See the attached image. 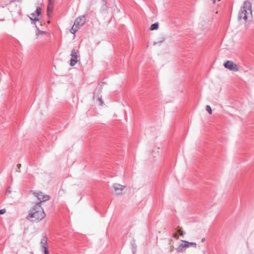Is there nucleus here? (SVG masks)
I'll use <instances>...</instances> for the list:
<instances>
[{
  "mask_svg": "<svg viewBox=\"0 0 254 254\" xmlns=\"http://www.w3.org/2000/svg\"><path fill=\"white\" fill-rule=\"evenodd\" d=\"M177 233H178L179 235H180L181 237L184 238V236L186 234V232L183 231L182 230H181V228H179L177 229Z\"/></svg>",
  "mask_w": 254,
  "mask_h": 254,
  "instance_id": "nucleus-14",
  "label": "nucleus"
},
{
  "mask_svg": "<svg viewBox=\"0 0 254 254\" xmlns=\"http://www.w3.org/2000/svg\"><path fill=\"white\" fill-rule=\"evenodd\" d=\"M54 7V4L51 5L50 4H48V7H47V12H48V15L49 16V13L52 12L53 9Z\"/></svg>",
  "mask_w": 254,
  "mask_h": 254,
  "instance_id": "nucleus-15",
  "label": "nucleus"
},
{
  "mask_svg": "<svg viewBox=\"0 0 254 254\" xmlns=\"http://www.w3.org/2000/svg\"><path fill=\"white\" fill-rule=\"evenodd\" d=\"M211 0L213 1V3H214L216 0Z\"/></svg>",
  "mask_w": 254,
  "mask_h": 254,
  "instance_id": "nucleus-28",
  "label": "nucleus"
},
{
  "mask_svg": "<svg viewBox=\"0 0 254 254\" xmlns=\"http://www.w3.org/2000/svg\"><path fill=\"white\" fill-rule=\"evenodd\" d=\"M33 194L36 197H37L38 199L40 201L39 202H41V203H42V202L48 200L50 198L49 195H44L43 193L41 191H39L37 192H34Z\"/></svg>",
  "mask_w": 254,
  "mask_h": 254,
  "instance_id": "nucleus-5",
  "label": "nucleus"
},
{
  "mask_svg": "<svg viewBox=\"0 0 254 254\" xmlns=\"http://www.w3.org/2000/svg\"><path fill=\"white\" fill-rule=\"evenodd\" d=\"M205 239L204 238H203V239L201 240V242H202V243H203V242H205Z\"/></svg>",
  "mask_w": 254,
  "mask_h": 254,
  "instance_id": "nucleus-26",
  "label": "nucleus"
},
{
  "mask_svg": "<svg viewBox=\"0 0 254 254\" xmlns=\"http://www.w3.org/2000/svg\"><path fill=\"white\" fill-rule=\"evenodd\" d=\"M48 238L46 235H44L40 242L41 248H45L48 247Z\"/></svg>",
  "mask_w": 254,
  "mask_h": 254,
  "instance_id": "nucleus-10",
  "label": "nucleus"
},
{
  "mask_svg": "<svg viewBox=\"0 0 254 254\" xmlns=\"http://www.w3.org/2000/svg\"><path fill=\"white\" fill-rule=\"evenodd\" d=\"M132 248L131 250L133 254H135V252L136 251V245L135 243V241L133 240L131 243Z\"/></svg>",
  "mask_w": 254,
  "mask_h": 254,
  "instance_id": "nucleus-12",
  "label": "nucleus"
},
{
  "mask_svg": "<svg viewBox=\"0 0 254 254\" xmlns=\"http://www.w3.org/2000/svg\"><path fill=\"white\" fill-rule=\"evenodd\" d=\"M48 4L52 6V5L54 4V1L53 0H48Z\"/></svg>",
  "mask_w": 254,
  "mask_h": 254,
  "instance_id": "nucleus-24",
  "label": "nucleus"
},
{
  "mask_svg": "<svg viewBox=\"0 0 254 254\" xmlns=\"http://www.w3.org/2000/svg\"><path fill=\"white\" fill-rule=\"evenodd\" d=\"M11 192V190H10V187H9L7 188V190H6V193H10Z\"/></svg>",
  "mask_w": 254,
  "mask_h": 254,
  "instance_id": "nucleus-22",
  "label": "nucleus"
},
{
  "mask_svg": "<svg viewBox=\"0 0 254 254\" xmlns=\"http://www.w3.org/2000/svg\"><path fill=\"white\" fill-rule=\"evenodd\" d=\"M181 242L182 243L179 246L176 250L178 252L185 253L186 249L189 248V245L187 243L188 241L181 240Z\"/></svg>",
  "mask_w": 254,
  "mask_h": 254,
  "instance_id": "nucleus-7",
  "label": "nucleus"
},
{
  "mask_svg": "<svg viewBox=\"0 0 254 254\" xmlns=\"http://www.w3.org/2000/svg\"><path fill=\"white\" fill-rule=\"evenodd\" d=\"M41 8L40 7H37L36 9L35 12L31 14L32 17H30V20L31 21H38L39 20V19L38 17H36V16L38 17V16L40 15L41 14Z\"/></svg>",
  "mask_w": 254,
  "mask_h": 254,
  "instance_id": "nucleus-9",
  "label": "nucleus"
},
{
  "mask_svg": "<svg viewBox=\"0 0 254 254\" xmlns=\"http://www.w3.org/2000/svg\"><path fill=\"white\" fill-rule=\"evenodd\" d=\"M78 28H79L76 27L75 26H74V24H73V26L70 29V33L72 34L75 33Z\"/></svg>",
  "mask_w": 254,
  "mask_h": 254,
  "instance_id": "nucleus-16",
  "label": "nucleus"
},
{
  "mask_svg": "<svg viewBox=\"0 0 254 254\" xmlns=\"http://www.w3.org/2000/svg\"><path fill=\"white\" fill-rule=\"evenodd\" d=\"M79 52L78 50H72L70 54V65L74 66L78 62L80 61V57L79 55Z\"/></svg>",
  "mask_w": 254,
  "mask_h": 254,
  "instance_id": "nucleus-3",
  "label": "nucleus"
},
{
  "mask_svg": "<svg viewBox=\"0 0 254 254\" xmlns=\"http://www.w3.org/2000/svg\"><path fill=\"white\" fill-rule=\"evenodd\" d=\"M22 0H15V1H18V2H20L21 1H22Z\"/></svg>",
  "mask_w": 254,
  "mask_h": 254,
  "instance_id": "nucleus-27",
  "label": "nucleus"
},
{
  "mask_svg": "<svg viewBox=\"0 0 254 254\" xmlns=\"http://www.w3.org/2000/svg\"><path fill=\"white\" fill-rule=\"evenodd\" d=\"M98 100L100 102V105H102L103 102V101L102 100L101 97L98 98Z\"/></svg>",
  "mask_w": 254,
  "mask_h": 254,
  "instance_id": "nucleus-23",
  "label": "nucleus"
},
{
  "mask_svg": "<svg viewBox=\"0 0 254 254\" xmlns=\"http://www.w3.org/2000/svg\"><path fill=\"white\" fill-rule=\"evenodd\" d=\"M252 4L249 1H245L243 6L241 8V9L238 14V18L239 20L242 19L247 20L249 14L252 16Z\"/></svg>",
  "mask_w": 254,
  "mask_h": 254,
  "instance_id": "nucleus-2",
  "label": "nucleus"
},
{
  "mask_svg": "<svg viewBox=\"0 0 254 254\" xmlns=\"http://www.w3.org/2000/svg\"><path fill=\"white\" fill-rule=\"evenodd\" d=\"M85 22V17L84 15L77 17L74 22V26L79 28L81 27Z\"/></svg>",
  "mask_w": 254,
  "mask_h": 254,
  "instance_id": "nucleus-6",
  "label": "nucleus"
},
{
  "mask_svg": "<svg viewBox=\"0 0 254 254\" xmlns=\"http://www.w3.org/2000/svg\"><path fill=\"white\" fill-rule=\"evenodd\" d=\"M159 27V24L158 22L154 23L151 25L150 27V30H156Z\"/></svg>",
  "mask_w": 254,
  "mask_h": 254,
  "instance_id": "nucleus-13",
  "label": "nucleus"
},
{
  "mask_svg": "<svg viewBox=\"0 0 254 254\" xmlns=\"http://www.w3.org/2000/svg\"><path fill=\"white\" fill-rule=\"evenodd\" d=\"M41 250L43 251L45 254H49V252L48 250V247H46L45 248H42L41 249Z\"/></svg>",
  "mask_w": 254,
  "mask_h": 254,
  "instance_id": "nucleus-18",
  "label": "nucleus"
},
{
  "mask_svg": "<svg viewBox=\"0 0 254 254\" xmlns=\"http://www.w3.org/2000/svg\"><path fill=\"white\" fill-rule=\"evenodd\" d=\"M13 21H14V22H16L15 19H13Z\"/></svg>",
  "mask_w": 254,
  "mask_h": 254,
  "instance_id": "nucleus-31",
  "label": "nucleus"
},
{
  "mask_svg": "<svg viewBox=\"0 0 254 254\" xmlns=\"http://www.w3.org/2000/svg\"><path fill=\"white\" fill-rule=\"evenodd\" d=\"M46 216L43 208L41 205V202H37L30 210L26 219L32 221H40Z\"/></svg>",
  "mask_w": 254,
  "mask_h": 254,
  "instance_id": "nucleus-1",
  "label": "nucleus"
},
{
  "mask_svg": "<svg viewBox=\"0 0 254 254\" xmlns=\"http://www.w3.org/2000/svg\"><path fill=\"white\" fill-rule=\"evenodd\" d=\"M173 237H174L175 239H177V240L179 239V234H178V233H177V231H176V232L175 233H174V234H173Z\"/></svg>",
  "mask_w": 254,
  "mask_h": 254,
  "instance_id": "nucleus-20",
  "label": "nucleus"
},
{
  "mask_svg": "<svg viewBox=\"0 0 254 254\" xmlns=\"http://www.w3.org/2000/svg\"><path fill=\"white\" fill-rule=\"evenodd\" d=\"M188 243L189 245V247H192L195 248L196 247V244L195 243L188 242Z\"/></svg>",
  "mask_w": 254,
  "mask_h": 254,
  "instance_id": "nucleus-19",
  "label": "nucleus"
},
{
  "mask_svg": "<svg viewBox=\"0 0 254 254\" xmlns=\"http://www.w3.org/2000/svg\"><path fill=\"white\" fill-rule=\"evenodd\" d=\"M3 20H4V19H0V21H3Z\"/></svg>",
  "mask_w": 254,
  "mask_h": 254,
  "instance_id": "nucleus-30",
  "label": "nucleus"
},
{
  "mask_svg": "<svg viewBox=\"0 0 254 254\" xmlns=\"http://www.w3.org/2000/svg\"><path fill=\"white\" fill-rule=\"evenodd\" d=\"M103 5L100 9V12L103 13H107L108 12V7L107 5V2L105 0H102Z\"/></svg>",
  "mask_w": 254,
  "mask_h": 254,
  "instance_id": "nucleus-11",
  "label": "nucleus"
},
{
  "mask_svg": "<svg viewBox=\"0 0 254 254\" xmlns=\"http://www.w3.org/2000/svg\"><path fill=\"white\" fill-rule=\"evenodd\" d=\"M5 212H6L5 209H0V214H3L5 213Z\"/></svg>",
  "mask_w": 254,
  "mask_h": 254,
  "instance_id": "nucleus-21",
  "label": "nucleus"
},
{
  "mask_svg": "<svg viewBox=\"0 0 254 254\" xmlns=\"http://www.w3.org/2000/svg\"><path fill=\"white\" fill-rule=\"evenodd\" d=\"M113 188L116 194L120 195L122 193V191L125 189V186L119 184L115 183L113 185Z\"/></svg>",
  "mask_w": 254,
  "mask_h": 254,
  "instance_id": "nucleus-8",
  "label": "nucleus"
},
{
  "mask_svg": "<svg viewBox=\"0 0 254 254\" xmlns=\"http://www.w3.org/2000/svg\"><path fill=\"white\" fill-rule=\"evenodd\" d=\"M17 167L18 168V170H17V172H20V168L21 167V164H17Z\"/></svg>",
  "mask_w": 254,
  "mask_h": 254,
  "instance_id": "nucleus-25",
  "label": "nucleus"
},
{
  "mask_svg": "<svg viewBox=\"0 0 254 254\" xmlns=\"http://www.w3.org/2000/svg\"><path fill=\"white\" fill-rule=\"evenodd\" d=\"M17 13H18L19 15H20V12L19 11H18V12H17Z\"/></svg>",
  "mask_w": 254,
  "mask_h": 254,
  "instance_id": "nucleus-29",
  "label": "nucleus"
},
{
  "mask_svg": "<svg viewBox=\"0 0 254 254\" xmlns=\"http://www.w3.org/2000/svg\"><path fill=\"white\" fill-rule=\"evenodd\" d=\"M224 66L229 70L237 72L239 70V69L238 68V66L237 64H235L232 61H227L224 64Z\"/></svg>",
  "mask_w": 254,
  "mask_h": 254,
  "instance_id": "nucleus-4",
  "label": "nucleus"
},
{
  "mask_svg": "<svg viewBox=\"0 0 254 254\" xmlns=\"http://www.w3.org/2000/svg\"><path fill=\"white\" fill-rule=\"evenodd\" d=\"M206 110L210 114H212V109L209 105H207L206 106Z\"/></svg>",
  "mask_w": 254,
  "mask_h": 254,
  "instance_id": "nucleus-17",
  "label": "nucleus"
}]
</instances>
